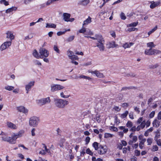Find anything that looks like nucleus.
<instances>
[{
	"label": "nucleus",
	"mask_w": 161,
	"mask_h": 161,
	"mask_svg": "<svg viewBox=\"0 0 161 161\" xmlns=\"http://www.w3.org/2000/svg\"><path fill=\"white\" fill-rule=\"evenodd\" d=\"M56 25L54 24L51 23H47L46 27V28H56Z\"/></svg>",
	"instance_id": "23"
},
{
	"label": "nucleus",
	"mask_w": 161,
	"mask_h": 161,
	"mask_svg": "<svg viewBox=\"0 0 161 161\" xmlns=\"http://www.w3.org/2000/svg\"><path fill=\"white\" fill-rule=\"evenodd\" d=\"M54 102L55 106L59 108H64L69 103L68 101L58 98H54Z\"/></svg>",
	"instance_id": "1"
},
{
	"label": "nucleus",
	"mask_w": 161,
	"mask_h": 161,
	"mask_svg": "<svg viewBox=\"0 0 161 161\" xmlns=\"http://www.w3.org/2000/svg\"><path fill=\"white\" fill-rule=\"evenodd\" d=\"M160 120L157 119H154L152 123L153 126L156 128L158 127L161 125V121Z\"/></svg>",
	"instance_id": "10"
},
{
	"label": "nucleus",
	"mask_w": 161,
	"mask_h": 161,
	"mask_svg": "<svg viewBox=\"0 0 161 161\" xmlns=\"http://www.w3.org/2000/svg\"><path fill=\"white\" fill-rule=\"evenodd\" d=\"M86 153L88 154H89L91 156H92L93 155V152L90 150L89 148H87L86 150Z\"/></svg>",
	"instance_id": "45"
},
{
	"label": "nucleus",
	"mask_w": 161,
	"mask_h": 161,
	"mask_svg": "<svg viewBox=\"0 0 161 161\" xmlns=\"http://www.w3.org/2000/svg\"><path fill=\"white\" fill-rule=\"evenodd\" d=\"M155 140L157 144L159 146H160L161 147V141L160 139L157 140V139H156V138H155Z\"/></svg>",
	"instance_id": "53"
},
{
	"label": "nucleus",
	"mask_w": 161,
	"mask_h": 161,
	"mask_svg": "<svg viewBox=\"0 0 161 161\" xmlns=\"http://www.w3.org/2000/svg\"><path fill=\"white\" fill-rule=\"evenodd\" d=\"M135 155L136 156H139L140 154V152L139 151H138L137 150H135Z\"/></svg>",
	"instance_id": "59"
},
{
	"label": "nucleus",
	"mask_w": 161,
	"mask_h": 161,
	"mask_svg": "<svg viewBox=\"0 0 161 161\" xmlns=\"http://www.w3.org/2000/svg\"><path fill=\"white\" fill-rule=\"evenodd\" d=\"M147 45L148 47H150V48H151L153 47H154L155 46L153 42H150L147 43Z\"/></svg>",
	"instance_id": "47"
},
{
	"label": "nucleus",
	"mask_w": 161,
	"mask_h": 161,
	"mask_svg": "<svg viewBox=\"0 0 161 161\" xmlns=\"http://www.w3.org/2000/svg\"><path fill=\"white\" fill-rule=\"evenodd\" d=\"M39 53L42 58V56L47 57L49 54L48 51L45 48H41L39 50Z\"/></svg>",
	"instance_id": "8"
},
{
	"label": "nucleus",
	"mask_w": 161,
	"mask_h": 161,
	"mask_svg": "<svg viewBox=\"0 0 161 161\" xmlns=\"http://www.w3.org/2000/svg\"><path fill=\"white\" fill-rule=\"evenodd\" d=\"M89 2V0H80L78 2V4L85 6L87 5Z\"/></svg>",
	"instance_id": "14"
},
{
	"label": "nucleus",
	"mask_w": 161,
	"mask_h": 161,
	"mask_svg": "<svg viewBox=\"0 0 161 161\" xmlns=\"http://www.w3.org/2000/svg\"><path fill=\"white\" fill-rule=\"evenodd\" d=\"M0 3H3L5 6L8 5L9 4L8 2L5 0H1Z\"/></svg>",
	"instance_id": "54"
},
{
	"label": "nucleus",
	"mask_w": 161,
	"mask_h": 161,
	"mask_svg": "<svg viewBox=\"0 0 161 161\" xmlns=\"http://www.w3.org/2000/svg\"><path fill=\"white\" fill-rule=\"evenodd\" d=\"M99 143L96 142H94L92 144V146L94 148L95 150L98 151L99 147Z\"/></svg>",
	"instance_id": "28"
},
{
	"label": "nucleus",
	"mask_w": 161,
	"mask_h": 161,
	"mask_svg": "<svg viewBox=\"0 0 161 161\" xmlns=\"http://www.w3.org/2000/svg\"><path fill=\"white\" fill-rule=\"evenodd\" d=\"M92 74H94L95 75L97 76L99 78H103L104 77L103 73H100L99 71L96 70L94 71H92L90 72Z\"/></svg>",
	"instance_id": "11"
},
{
	"label": "nucleus",
	"mask_w": 161,
	"mask_h": 161,
	"mask_svg": "<svg viewBox=\"0 0 161 161\" xmlns=\"http://www.w3.org/2000/svg\"><path fill=\"white\" fill-rule=\"evenodd\" d=\"M155 114V112L154 111H153L150 114V115H149V117H150V118H153Z\"/></svg>",
	"instance_id": "61"
},
{
	"label": "nucleus",
	"mask_w": 161,
	"mask_h": 161,
	"mask_svg": "<svg viewBox=\"0 0 161 161\" xmlns=\"http://www.w3.org/2000/svg\"><path fill=\"white\" fill-rule=\"evenodd\" d=\"M6 37L8 38H10V41L14 39V36L13 34L11 33V31H8L7 33V36Z\"/></svg>",
	"instance_id": "16"
},
{
	"label": "nucleus",
	"mask_w": 161,
	"mask_h": 161,
	"mask_svg": "<svg viewBox=\"0 0 161 161\" xmlns=\"http://www.w3.org/2000/svg\"><path fill=\"white\" fill-rule=\"evenodd\" d=\"M75 36H71L68 38L66 41L68 42H70L72 41L74 39Z\"/></svg>",
	"instance_id": "41"
},
{
	"label": "nucleus",
	"mask_w": 161,
	"mask_h": 161,
	"mask_svg": "<svg viewBox=\"0 0 161 161\" xmlns=\"http://www.w3.org/2000/svg\"><path fill=\"white\" fill-rule=\"evenodd\" d=\"M18 138V137L16 134H14V135L12 136V137H11V140L13 141H15Z\"/></svg>",
	"instance_id": "48"
},
{
	"label": "nucleus",
	"mask_w": 161,
	"mask_h": 161,
	"mask_svg": "<svg viewBox=\"0 0 161 161\" xmlns=\"http://www.w3.org/2000/svg\"><path fill=\"white\" fill-rule=\"evenodd\" d=\"M73 52L71 51H68V55L69 58H70V57L73 55H72Z\"/></svg>",
	"instance_id": "63"
},
{
	"label": "nucleus",
	"mask_w": 161,
	"mask_h": 161,
	"mask_svg": "<svg viewBox=\"0 0 161 161\" xmlns=\"http://www.w3.org/2000/svg\"><path fill=\"white\" fill-rule=\"evenodd\" d=\"M64 88V86L59 85L53 84L51 86V91L53 92L62 89Z\"/></svg>",
	"instance_id": "6"
},
{
	"label": "nucleus",
	"mask_w": 161,
	"mask_h": 161,
	"mask_svg": "<svg viewBox=\"0 0 161 161\" xmlns=\"http://www.w3.org/2000/svg\"><path fill=\"white\" fill-rule=\"evenodd\" d=\"M66 31H59L57 33V35L58 36H60L64 34L65 33Z\"/></svg>",
	"instance_id": "57"
},
{
	"label": "nucleus",
	"mask_w": 161,
	"mask_h": 161,
	"mask_svg": "<svg viewBox=\"0 0 161 161\" xmlns=\"http://www.w3.org/2000/svg\"><path fill=\"white\" fill-rule=\"evenodd\" d=\"M91 19V18L90 16H89L88 18L84 21L83 25V26L85 25H87L88 24L91 23L92 22Z\"/></svg>",
	"instance_id": "21"
},
{
	"label": "nucleus",
	"mask_w": 161,
	"mask_h": 161,
	"mask_svg": "<svg viewBox=\"0 0 161 161\" xmlns=\"http://www.w3.org/2000/svg\"><path fill=\"white\" fill-rule=\"evenodd\" d=\"M143 120V118L142 117H140L138 119L137 123V124H141Z\"/></svg>",
	"instance_id": "56"
},
{
	"label": "nucleus",
	"mask_w": 161,
	"mask_h": 161,
	"mask_svg": "<svg viewBox=\"0 0 161 161\" xmlns=\"http://www.w3.org/2000/svg\"><path fill=\"white\" fill-rule=\"evenodd\" d=\"M53 2V0H48L46 2V5L47 6H48Z\"/></svg>",
	"instance_id": "60"
},
{
	"label": "nucleus",
	"mask_w": 161,
	"mask_h": 161,
	"mask_svg": "<svg viewBox=\"0 0 161 161\" xmlns=\"http://www.w3.org/2000/svg\"><path fill=\"white\" fill-rule=\"evenodd\" d=\"M50 102L51 100L49 97L47 98H44L37 100L38 103L41 105H43L47 103H49Z\"/></svg>",
	"instance_id": "5"
},
{
	"label": "nucleus",
	"mask_w": 161,
	"mask_h": 161,
	"mask_svg": "<svg viewBox=\"0 0 161 161\" xmlns=\"http://www.w3.org/2000/svg\"><path fill=\"white\" fill-rule=\"evenodd\" d=\"M33 37L32 34H30L29 36H26L25 37V40L29 39Z\"/></svg>",
	"instance_id": "58"
},
{
	"label": "nucleus",
	"mask_w": 161,
	"mask_h": 161,
	"mask_svg": "<svg viewBox=\"0 0 161 161\" xmlns=\"http://www.w3.org/2000/svg\"><path fill=\"white\" fill-rule=\"evenodd\" d=\"M25 132L24 130H20L19 131L18 133L16 134L18 137H21L24 134Z\"/></svg>",
	"instance_id": "32"
},
{
	"label": "nucleus",
	"mask_w": 161,
	"mask_h": 161,
	"mask_svg": "<svg viewBox=\"0 0 161 161\" xmlns=\"http://www.w3.org/2000/svg\"><path fill=\"white\" fill-rule=\"evenodd\" d=\"M7 125L9 128L14 129H17V127L15 125L10 122H8Z\"/></svg>",
	"instance_id": "19"
},
{
	"label": "nucleus",
	"mask_w": 161,
	"mask_h": 161,
	"mask_svg": "<svg viewBox=\"0 0 161 161\" xmlns=\"http://www.w3.org/2000/svg\"><path fill=\"white\" fill-rule=\"evenodd\" d=\"M17 9V8L15 7H12L11 8L8 9L6 10V13H9L12 12L13 10H16Z\"/></svg>",
	"instance_id": "26"
},
{
	"label": "nucleus",
	"mask_w": 161,
	"mask_h": 161,
	"mask_svg": "<svg viewBox=\"0 0 161 161\" xmlns=\"http://www.w3.org/2000/svg\"><path fill=\"white\" fill-rule=\"evenodd\" d=\"M33 56L37 58H42L41 56H40L37 51L36 50H34L33 53Z\"/></svg>",
	"instance_id": "22"
},
{
	"label": "nucleus",
	"mask_w": 161,
	"mask_h": 161,
	"mask_svg": "<svg viewBox=\"0 0 161 161\" xmlns=\"http://www.w3.org/2000/svg\"><path fill=\"white\" fill-rule=\"evenodd\" d=\"M90 137H89V136H87V137H86L85 140L86 144H87L89 143L90 141Z\"/></svg>",
	"instance_id": "62"
},
{
	"label": "nucleus",
	"mask_w": 161,
	"mask_h": 161,
	"mask_svg": "<svg viewBox=\"0 0 161 161\" xmlns=\"http://www.w3.org/2000/svg\"><path fill=\"white\" fill-rule=\"evenodd\" d=\"M40 121L39 117L35 116H32L30 118L29 120V125L31 126L36 127Z\"/></svg>",
	"instance_id": "2"
},
{
	"label": "nucleus",
	"mask_w": 161,
	"mask_h": 161,
	"mask_svg": "<svg viewBox=\"0 0 161 161\" xmlns=\"http://www.w3.org/2000/svg\"><path fill=\"white\" fill-rule=\"evenodd\" d=\"M102 37V36L101 35H95V37H90V38L94 40H97L98 41Z\"/></svg>",
	"instance_id": "27"
},
{
	"label": "nucleus",
	"mask_w": 161,
	"mask_h": 161,
	"mask_svg": "<svg viewBox=\"0 0 161 161\" xmlns=\"http://www.w3.org/2000/svg\"><path fill=\"white\" fill-rule=\"evenodd\" d=\"M14 88V87L11 86H7L5 87V89L7 90L10 91L13 90Z\"/></svg>",
	"instance_id": "36"
},
{
	"label": "nucleus",
	"mask_w": 161,
	"mask_h": 161,
	"mask_svg": "<svg viewBox=\"0 0 161 161\" xmlns=\"http://www.w3.org/2000/svg\"><path fill=\"white\" fill-rule=\"evenodd\" d=\"M138 24V22L137 21L136 22H134L132 23L129 24L127 25V27H135Z\"/></svg>",
	"instance_id": "30"
},
{
	"label": "nucleus",
	"mask_w": 161,
	"mask_h": 161,
	"mask_svg": "<svg viewBox=\"0 0 161 161\" xmlns=\"http://www.w3.org/2000/svg\"><path fill=\"white\" fill-rule=\"evenodd\" d=\"M150 3L151 4L150 7L151 8L153 9L158 5L160 4V1H158L156 2H155L153 1H152L150 2Z\"/></svg>",
	"instance_id": "13"
},
{
	"label": "nucleus",
	"mask_w": 161,
	"mask_h": 161,
	"mask_svg": "<svg viewBox=\"0 0 161 161\" xmlns=\"http://www.w3.org/2000/svg\"><path fill=\"white\" fill-rule=\"evenodd\" d=\"M128 114V111H126L124 113L121 114L120 117L122 119L125 118L126 117Z\"/></svg>",
	"instance_id": "35"
},
{
	"label": "nucleus",
	"mask_w": 161,
	"mask_h": 161,
	"mask_svg": "<svg viewBox=\"0 0 161 161\" xmlns=\"http://www.w3.org/2000/svg\"><path fill=\"white\" fill-rule=\"evenodd\" d=\"M72 61H74L75 60H77L78 59V58L77 56L75 55H72L70 58H69Z\"/></svg>",
	"instance_id": "37"
},
{
	"label": "nucleus",
	"mask_w": 161,
	"mask_h": 161,
	"mask_svg": "<svg viewBox=\"0 0 161 161\" xmlns=\"http://www.w3.org/2000/svg\"><path fill=\"white\" fill-rule=\"evenodd\" d=\"M157 118L158 120L161 119V111L159 112L158 114Z\"/></svg>",
	"instance_id": "64"
},
{
	"label": "nucleus",
	"mask_w": 161,
	"mask_h": 161,
	"mask_svg": "<svg viewBox=\"0 0 161 161\" xmlns=\"http://www.w3.org/2000/svg\"><path fill=\"white\" fill-rule=\"evenodd\" d=\"M75 78L76 79L82 78V79H87V80H90L91 79V78H90L88 76H85V75H81L80 76H76V77H75Z\"/></svg>",
	"instance_id": "24"
},
{
	"label": "nucleus",
	"mask_w": 161,
	"mask_h": 161,
	"mask_svg": "<svg viewBox=\"0 0 161 161\" xmlns=\"http://www.w3.org/2000/svg\"><path fill=\"white\" fill-rule=\"evenodd\" d=\"M134 43L132 42H127L125 43L123 46V47L125 49L129 48L131 46L133 45Z\"/></svg>",
	"instance_id": "20"
},
{
	"label": "nucleus",
	"mask_w": 161,
	"mask_h": 161,
	"mask_svg": "<svg viewBox=\"0 0 161 161\" xmlns=\"http://www.w3.org/2000/svg\"><path fill=\"white\" fill-rule=\"evenodd\" d=\"M120 17L121 19L123 20H125L126 18L125 14L123 12L121 13L120 14Z\"/></svg>",
	"instance_id": "52"
},
{
	"label": "nucleus",
	"mask_w": 161,
	"mask_h": 161,
	"mask_svg": "<svg viewBox=\"0 0 161 161\" xmlns=\"http://www.w3.org/2000/svg\"><path fill=\"white\" fill-rule=\"evenodd\" d=\"M18 110L20 112H22L25 114L27 113L28 110L25 108L24 106H21L17 107Z\"/></svg>",
	"instance_id": "12"
},
{
	"label": "nucleus",
	"mask_w": 161,
	"mask_h": 161,
	"mask_svg": "<svg viewBox=\"0 0 161 161\" xmlns=\"http://www.w3.org/2000/svg\"><path fill=\"white\" fill-rule=\"evenodd\" d=\"M64 92H62L60 94V96L64 98H68L69 96V95H66L64 94Z\"/></svg>",
	"instance_id": "39"
},
{
	"label": "nucleus",
	"mask_w": 161,
	"mask_h": 161,
	"mask_svg": "<svg viewBox=\"0 0 161 161\" xmlns=\"http://www.w3.org/2000/svg\"><path fill=\"white\" fill-rule=\"evenodd\" d=\"M34 83L35 82L34 81H31L26 85L25 88L27 93H28L30 91L31 87L34 85Z\"/></svg>",
	"instance_id": "9"
},
{
	"label": "nucleus",
	"mask_w": 161,
	"mask_h": 161,
	"mask_svg": "<svg viewBox=\"0 0 161 161\" xmlns=\"http://www.w3.org/2000/svg\"><path fill=\"white\" fill-rule=\"evenodd\" d=\"M146 122L145 120H144L141 123L140 125H139L142 129H143L146 125Z\"/></svg>",
	"instance_id": "43"
},
{
	"label": "nucleus",
	"mask_w": 161,
	"mask_h": 161,
	"mask_svg": "<svg viewBox=\"0 0 161 161\" xmlns=\"http://www.w3.org/2000/svg\"><path fill=\"white\" fill-rule=\"evenodd\" d=\"M153 51V49L151 48H150L149 49H146L145 51V53L147 55H152V54H150L152 53Z\"/></svg>",
	"instance_id": "33"
},
{
	"label": "nucleus",
	"mask_w": 161,
	"mask_h": 161,
	"mask_svg": "<svg viewBox=\"0 0 161 161\" xmlns=\"http://www.w3.org/2000/svg\"><path fill=\"white\" fill-rule=\"evenodd\" d=\"M153 142V139L151 138H149L147 140V145H150Z\"/></svg>",
	"instance_id": "46"
},
{
	"label": "nucleus",
	"mask_w": 161,
	"mask_h": 161,
	"mask_svg": "<svg viewBox=\"0 0 161 161\" xmlns=\"http://www.w3.org/2000/svg\"><path fill=\"white\" fill-rule=\"evenodd\" d=\"M113 136V135L108 133H105L104 134V137L107 138L112 137Z\"/></svg>",
	"instance_id": "42"
},
{
	"label": "nucleus",
	"mask_w": 161,
	"mask_h": 161,
	"mask_svg": "<svg viewBox=\"0 0 161 161\" xmlns=\"http://www.w3.org/2000/svg\"><path fill=\"white\" fill-rule=\"evenodd\" d=\"M159 66V65L158 64H155L154 65H149V67L150 69H155L157 68Z\"/></svg>",
	"instance_id": "38"
},
{
	"label": "nucleus",
	"mask_w": 161,
	"mask_h": 161,
	"mask_svg": "<svg viewBox=\"0 0 161 161\" xmlns=\"http://www.w3.org/2000/svg\"><path fill=\"white\" fill-rule=\"evenodd\" d=\"M11 44V41H7L5 42L1 45L0 47V50L1 51H2L6 49L10 46Z\"/></svg>",
	"instance_id": "7"
},
{
	"label": "nucleus",
	"mask_w": 161,
	"mask_h": 161,
	"mask_svg": "<svg viewBox=\"0 0 161 161\" xmlns=\"http://www.w3.org/2000/svg\"><path fill=\"white\" fill-rule=\"evenodd\" d=\"M126 126L127 127H131L133 126V123L131 121H128L126 124Z\"/></svg>",
	"instance_id": "50"
},
{
	"label": "nucleus",
	"mask_w": 161,
	"mask_h": 161,
	"mask_svg": "<svg viewBox=\"0 0 161 161\" xmlns=\"http://www.w3.org/2000/svg\"><path fill=\"white\" fill-rule=\"evenodd\" d=\"M53 49L57 53H60V51L58 48V47L57 45H54L53 47Z\"/></svg>",
	"instance_id": "51"
},
{
	"label": "nucleus",
	"mask_w": 161,
	"mask_h": 161,
	"mask_svg": "<svg viewBox=\"0 0 161 161\" xmlns=\"http://www.w3.org/2000/svg\"><path fill=\"white\" fill-rule=\"evenodd\" d=\"M64 19V20L66 22H69V19L70 17V14L67 13H64L63 14Z\"/></svg>",
	"instance_id": "18"
},
{
	"label": "nucleus",
	"mask_w": 161,
	"mask_h": 161,
	"mask_svg": "<svg viewBox=\"0 0 161 161\" xmlns=\"http://www.w3.org/2000/svg\"><path fill=\"white\" fill-rule=\"evenodd\" d=\"M109 47H115L118 46L117 44L115 43L114 42H112L109 43Z\"/></svg>",
	"instance_id": "34"
},
{
	"label": "nucleus",
	"mask_w": 161,
	"mask_h": 161,
	"mask_svg": "<svg viewBox=\"0 0 161 161\" xmlns=\"http://www.w3.org/2000/svg\"><path fill=\"white\" fill-rule=\"evenodd\" d=\"M136 30H137V29L135 28L132 27L128 29L126 31L129 32H131L135 31Z\"/></svg>",
	"instance_id": "55"
},
{
	"label": "nucleus",
	"mask_w": 161,
	"mask_h": 161,
	"mask_svg": "<svg viewBox=\"0 0 161 161\" xmlns=\"http://www.w3.org/2000/svg\"><path fill=\"white\" fill-rule=\"evenodd\" d=\"M146 139H144L142 140L141 142H140L139 146L141 149H142L144 146V142L146 141Z\"/></svg>",
	"instance_id": "25"
},
{
	"label": "nucleus",
	"mask_w": 161,
	"mask_h": 161,
	"mask_svg": "<svg viewBox=\"0 0 161 161\" xmlns=\"http://www.w3.org/2000/svg\"><path fill=\"white\" fill-rule=\"evenodd\" d=\"M157 29V26H156L153 29H152L151 31L148 32V36H149L151 33L153 32Z\"/></svg>",
	"instance_id": "44"
},
{
	"label": "nucleus",
	"mask_w": 161,
	"mask_h": 161,
	"mask_svg": "<svg viewBox=\"0 0 161 161\" xmlns=\"http://www.w3.org/2000/svg\"><path fill=\"white\" fill-rule=\"evenodd\" d=\"M2 140L4 141L8 142L10 143H13V141L11 140V137L6 136L2 137Z\"/></svg>",
	"instance_id": "15"
},
{
	"label": "nucleus",
	"mask_w": 161,
	"mask_h": 161,
	"mask_svg": "<svg viewBox=\"0 0 161 161\" xmlns=\"http://www.w3.org/2000/svg\"><path fill=\"white\" fill-rule=\"evenodd\" d=\"M42 145L43 146V147L45 149V150L46 151V152L47 153L49 154H52V153L50 149H48L47 148V147L46 146L45 144H42Z\"/></svg>",
	"instance_id": "29"
},
{
	"label": "nucleus",
	"mask_w": 161,
	"mask_h": 161,
	"mask_svg": "<svg viewBox=\"0 0 161 161\" xmlns=\"http://www.w3.org/2000/svg\"><path fill=\"white\" fill-rule=\"evenodd\" d=\"M137 140V137L136 136H133L132 137V140H130L128 142L130 145H132L133 143L136 142Z\"/></svg>",
	"instance_id": "17"
},
{
	"label": "nucleus",
	"mask_w": 161,
	"mask_h": 161,
	"mask_svg": "<svg viewBox=\"0 0 161 161\" xmlns=\"http://www.w3.org/2000/svg\"><path fill=\"white\" fill-rule=\"evenodd\" d=\"M158 150V147L157 145H153V146L152 149V150L153 151L155 152V151H157Z\"/></svg>",
	"instance_id": "49"
},
{
	"label": "nucleus",
	"mask_w": 161,
	"mask_h": 161,
	"mask_svg": "<svg viewBox=\"0 0 161 161\" xmlns=\"http://www.w3.org/2000/svg\"><path fill=\"white\" fill-rule=\"evenodd\" d=\"M97 43V47H98L100 51H103L104 50L105 47L104 46V40L102 36L98 41Z\"/></svg>",
	"instance_id": "3"
},
{
	"label": "nucleus",
	"mask_w": 161,
	"mask_h": 161,
	"mask_svg": "<svg viewBox=\"0 0 161 161\" xmlns=\"http://www.w3.org/2000/svg\"><path fill=\"white\" fill-rule=\"evenodd\" d=\"M136 87L134 86H130V87H124L122 88V91L126 90L127 89L130 90V89H136Z\"/></svg>",
	"instance_id": "31"
},
{
	"label": "nucleus",
	"mask_w": 161,
	"mask_h": 161,
	"mask_svg": "<svg viewBox=\"0 0 161 161\" xmlns=\"http://www.w3.org/2000/svg\"><path fill=\"white\" fill-rule=\"evenodd\" d=\"M160 52V51L156 49H153V51L151 53L149 54L155 55V54H158Z\"/></svg>",
	"instance_id": "40"
},
{
	"label": "nucleus",
	"mask_w": 161,
	"mask_h": 161,
	"mask_svg": "<svg viewBox=\"0 0 161 161\" xmlns=\"http://www.w3.org/2000/svg\"><path fill=\"white\" fill-rule=\"evenodd\" d=\"M108 149L106 146L99 145L97 152L100 155H103L105 154L107 152Z\"/></svg>",
	"instance_id": "4"
}]
</instances>
